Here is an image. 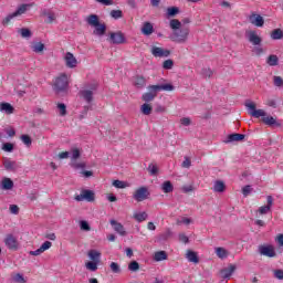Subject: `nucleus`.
I'll return each mask as SVG.
<instances>
[{
	"instance_id": "44",
	"label": "nucleus",
	"mask_w": 283,
	"mask_h": 283,
	"mask_svg": "<svg viewBox=\"0 0 283 283\" xmlns=\"http://www.w3.org/2000/svg\"><path fill=\"white\" fill-rule=\"evenodd\" d=\"M216 253L220 258V260H224V258H227L229 255V253L227 252V250L224 248H217Z\"/></svg>"
},
{
	"instance_id": "23",
	"label": "nucleus",
	"mask_w": 283,
	"mask_h": 283,
	"mask_svg": "<svg viewBox=\"0 0 283 283\" xmlns=\"http://www.w3.org/2000/svg\"><path fill=\"white\" fill-rule=\"evenodd\" d=\"M142 33H144L145 36H151V34H154V24L145 22L142 28Z\"/></svg>"
},
{
	"instance_id": "28",
	"label": "nucleus",
	"mask_w": 283,
	"mask_h": 283,
	"mask_svg": "<svg viewBox=\"0 0 283 283\" xmlns=\"http://www.w3.org/2000/svg\"><path fill=\"white\" fill-rule=\"evenodd\" d=\"M13 187H14V181H12V179L10 178L2 179L1 189H4L6 191H10V189H12Z\"/></svg>"
},
{
	"instance_id": "45",
	"label": "nucleus",
	"mask_w": 283,
	"mask_h": 283,
	"mask_svg": "<svg viewBox=\"0 0 283 283\" xmlns=\"http://www.w3.org/2000/svg\"><path fill=\"white\" fill-rule=\"evenodd\" d=\"M19 33L21 34L22 39H30V36H32V31H30L28 28L20 29Z\"/></svg>"
},
{
	"instance_id": "46",
	"label": "nucleus",
	"mask_w": 283,
	"mask_h": 283,
	"mask_svg": "<svg viewBox=\"0 0 283 283\" xmlns=\"http://www.w3.org/2000/svg\"><path fill=\"white\" fill-rule=\"evenodd\" d=\"M20 139L22 140L23 145H25L27 147L32 146V137H30V135H21Z\"/></svg>"
},
{
	"instance_id": "25",
	"label": "nucleus",
	"mask_w": 283,
	"mask_h": 283,
	"mask_svg": "<svg viewBox=\"0 0 283 283\" xmlns=\"http://www.w3.org/2000/svg\"><path fill=\"white\" fill-rule=\"evenodd\" d=\"M32 52H35V54H43V51L45 50V44L42 42H34L31 45Z\"/></svg>"
},
{
	"instance_id": "22",
	"label": "nucleus",
	"mask_w": 283,
	"mask_h": 283,
	"mask_svg": "<svg viewBox=\"0 0 283 283\" xmlns=\"http://www.w3.org/2000/svg\"><path fill=\"white\" fill-rule=\"evenodd\" d=\"M3 167L7 169V171H17L19 169V165H17V161H12L10 159L3 160Z\"/></svg>"
},
{
	"instance_id": "54",
	"label": "nucleus",
	"mask_w": 283,
	"mask_h": 283,
	"mask_svg": "<svg viewBox=\"0 0 283 283\" xmlns=\"http://www.w3.org/2000/svg\"><path fill=\"white\" fill-rule=\"evenodd\" d=\"M164 70H171L174 67V60H166L163 63Z\"/></svg>"
},
{
	"instance_id": "6",
	"label": "nucleus",
	"mask_w": 283,
	"mask_h": 283,
	"mask_svg": "<svg viewBox=\"0 0 283 283\" xmlns=\"http://www.w3.org/2000/svg\"><path fill=\"white\" fill-rule=\"evenodd\" d=\"M245 107L249 109V114L250 116H253V118H264V116H266V112H264V109H256L255 103L253 102H247Z\"/></svg>"
},
{
	"instance_id": "8",
	"label": "nucleus",
	"mask_w": 283,
	"mask_h": 283,
	"mask_svg": "<svg viewBox=\"0 0 283 283\" xmlns=\"http://www.w3.org/2000/svg\"><path fill=\"white\" fill-rule=\"evenodd\" d=\"M71 165L72 167H74V169H83V167H85V164H78L76 163V160H78V158H81V150L78 148H73L71 150Z\"/></svg>"
},
{
	"instance_id": "15",
	"label": "nucleus",
	"mask_w": 283,
	"mask_h": 283,
	"mask_svg": "<svg viewBox=\"0 0 283 283\" xmlns=\"http://www.w3.org/2000/svg\"><path fill=\"white\" fill-rule=\"evenodd\" d=\"M49 249H52V242L45 241L38 250L30 251V255H41L42 253H45Z\"/></svg>"
},
{
	"instance_id": "57",
	"label": "nucleus",
	"mask_w": 283,
	"mask_h": 283,
	"mask_svg": "<svg viewBox=\"0 0 283 283\" xmlns=\"http://www.w3.org/2000/svg\"><path fill=\"white\" fill-rule=\"evenodd\" d=\"M181 167L184 169H189V167H191V159L189 157H185V160L182 161Z\"/></svg>"
},
{
	"instance_id": "53",
	"label": "nucleus",
	"mask_w": 283,
	"mask_h": 283,
	"mask_svg": "<svg viewBox=\"0 0 283 283\" xmlns=\"http://www.w3.org/2000/svg\"><path fill=\"white\" fill-rule=\"evenodd\" d=\"M148 171L150 176H156V174H158V166L154 164L148 165Z\"/></svg>"
},
{
	"instance_id": "52",
	"label": "nucleus",
	"mask_w": 283,
	"mask_h": 283,
	"mask_svg": "<svg viewBox=\"0 0 283 283\" xmlns=\"http://www.w3.org/2000/svg\"><path fill=\"white\" fill-rule=\"evenodd\" d=\"M273 84L275 85V87H282L283 86L282 76H274L273 77Z\"/></svg>"
},
{
	"instance_id": "4",
	"label": "nucleus",
	"mask_w": 283,
	"mask_h": 283,
	"mask_svg": "<svg viewBox=\"0 0 283 283\" xmlns=\"http://www.w3.org/2000/svg\"><path fill=\"white\" fill-rule=\"evenodd\" d=\"M98 88V85L92 84L90 88L80 91V96L86 102L92 103L94 101V92Z\"/></svg>"
},
{
	"instance_id": "60",
	"label": "nucleus",
	"mask_w": 283,
	"mask_h": 283,
	"mask_svg": "<svg viewBox=\"0 0 283 283\" xmlns=\"http://www.w3.org/2000/svg\"><path fill=\"white\" fill-rule=\"evenodd\" d=\"M274 277L276 280H283V270H274Z\"/></svg>"
},
{
	"instance_id": "39",
	"label": "nucleus",
	"mask_w": 283,
	"mask_h": 283,
	"mask_svg": "<svg viewBox=\"0 0 283 283\" xmlns=\"http://www.w3.org/2000/svg\"><path fill=\"white\" fill-rule=\"evenodd\" d=\"M153 107H151V104H143L142 107H140V112L142 114H144V116H149V114H151L153 112Z\"/></svg>"
},
{
	"instance_id": "51",
	"label": "nucleus",
	"mask_w": 283,
	"mask_h": 283,
	"mask_svg": "<svg viewBox=\"0 0 283 283\" xmlns=\"http://www.w3.org/2000/svg\"><path fill=\"white\" fill-rule=\"evenodd\" d=\"M13 282L15 283H25V277L22 276L21 273H17L15 275H13Z\"/></svg>"
},
{
	"instance_id": "37",
	"label": "nucleus",
	"mask_w": 283,
	"mask_h": 283,
	"mask_svg": "<svg viewBox=\"0 0 283 283\" xmlns=\"http://www.w3.org/2000/svg\"><path fill=\"white\" fill-rule=\"evenodd\" d=\"M134 220H136L137 222H145V220H147L148 214L147 212H137L133 214Z\"/></svg>"
},
{
	"instance_id": "19",
	"label": "nucleus",
	"mask_w": 283,
	"mask_h": 283,
	"mask_svg": "<svg viewBox=\"0 0 283 283\" xmlns=\"http://www.w3.org/2000/svg\"><path fill=\"white\" fill-rule=\"evenodd\" d=\"M250 23L256 28H262L264 25V18H262L260 14H252L250 17Z\"/></svg>"
},
{
	"instance_id": "11",
	"label": "nucleus",
	"mask_w": 283,
	"mask_h": 283,
	"mask_svg": "<svg viewBox=\"0 0 283 283\" xmlns=\"http://www.w3.org/2000/svg\"><path fill=\"white\" fill-rule=\"evenodd\" d=\"M151 54L156 59H167L171 54V51L167 49H163L160 46H153L151 48Z\"/></svg>"
},
{
	"instance_id": "31",
	"label": "nucleus",
	"mask_w": 283,
	"mask_h": 283,
	"mask_svg": "<svg viewBox=\"0 0 283 283\" xmlns=\"http://www.w3.org/2000/svg\"><path fill=\"white\" fill-rule=\"evenodd\" d=\"M105 32H107V25L101 23L98 25H95V30L93 31V33L97 36H103Z\"/></svg>"
},
{
	"instance_id": "27",
	"label": "nucleus",
	"mask_w": 283,
	"mask_h": 283,
	"mask_svg": "<svg viewBox=\"0 0 283 283\" xmlns=\"http://www.w3.org/2000/svg\"><path fill=\"white\" fill-rule=\"evenodd\" d=\"M87 256L92 262H101V252H98V250H90Z\"/></svg>"
},
{
	"instance_id": "13",
	"label": "nucleus",
	"mask_w": 283,
	"mask_h": 283,
	"mask_svg": "<svg viewBox=\"0 0 283 283\" xmlns=\"http://www.w3.org/2000/svg\"><path fill=\"white\" fill-rule=\"evenodd\" d=\"M64 61H65L66 67H70L71 70L76 67V65H78V61L76 60L74 54H72V52H66L64 56Z\"/></svg>"
},
{
	"instance_id": "20",
	"label": "nucleus",
	"mask_w": 283,
	"mask_h": 283,
	"mask_svg": "<svg viewBox=\"0 0 283 283\" xmlns=\"http://www.w3.org/2000/svg\"><path fill=\"white\" fill-rule=\"evenodd\" d=\"M111 224L116 233H119L120 235H127V231H125V227L122 226V223L116 220H111Z\"/></svg>"
},
{
	"instance_id": "30",
	"label": "nucleus",
	"mask_w": 283,
	"mask_h": 283,
	"mask_svg": "<svg viewBox=\"0 0 283 283\" xmlns=\"http://www.w3.org/2000/svg\"><path fill=\"white\" fill-rule=\"evenodd\" d=\"M32 8V4H21L14 12L13 15L21 17V14H25L28 12V9Z\"/></svg>"
},
{
	"instance_id": "7",
	"label": "nucleus",
	"mask_w": 283,
	"mask_h": 283,
	"mask_svg": "<svg viewBox=\"0 0 283 283\" xmlns=\"http://www.w3.org/2000/svg\"><path fill=\"white\" fill-rule=\"evenodd\" d=\"M133 198L136 200V202L147 200L149 198V189L145 186L137 188L133 195Z\"/></svg>"
},
{
	"instance_id": "61",
	"label": "nucleus",
	"mask_w": 283,
	"mask_h": 283,
	"mask_svg": "<svg viewBox=\"0 0 283 283\" xmlns=\"http://www.w3.org/2000/svg\"><path fill=\"white\" fill-rule=\"evenodd\" d=\"M253 52L256 56H262V54H264V49L256 46L254 48Z\"/></svg>"
},
{
	"instance_id": "43",
	"label": "nucleus",
	"mask_w": 283,
	"mask_h": 283,
	"mask_svg": "<svg viewBox=\"0 0 283 283\" xmlns=\"http://www.w3.org/2000/svg\"><path fill=\"white\" fill-rule=\"evenodd\" d=\"M113 187H115L116 189H127V187H129V185L125 181H120V180H114L113 181Z\"/></svg>"
},
{
	"instance_id": "40",
	"label": "nucleus",
	"mask_w": 283,
	"mask_h": 283,
	"mask_svg": "<svg viewBox=\"0 0 283 283\" xmlns=\"http://www.w3.org/2000/svg\"><path fill=\"white\" fill-rule=\"evenodd\" d=\"M85 266L87 269V271H98V262L96 261H88L85 263Z\"/></svg>"
},
{
	"instance_id": "63",
	"label": "nucleus",
	"mask_w": 283,
	"mask_h": 283,
	"mask_svg": "<svg viewBox=\"0 0 283 283\" xmlns=\"http://www.w3.org/2000/svg\"><path fill=\"white\" fill-rule=\"evenodd\" d=\"M242 193L247 198V196H249V193H251V186L243 187L242 188Z\"/></svg>"
},
{
	"instance_id": "12",
	"label": "nucleus",
	"mask_w": 283,
	"mask_h": 283,
	"mask_svg": "<svg viewBox=\"0 0 283 283\" xmlns=\"http://www.w3.org/2000/svg\"><path fill=\"white\" fill-rule=\"evenodd\" d=\"M259 253L265 258H275V249L273 245H260Z\"/></svg>"
},
{
	"instance_id": "32",
	"label": "nucleus",
	"mask_w": 283,
	"mask_h": 283,
	"mask_svg": "<svg viewBox=\"0 0 283 283\" xmlns=\"http://www.w3.org/2000/svg\"><path fill=\"white\" fill-rule=\"evenodd\" d=\"M109 269L115 275H120L123 273V269H120V265L117 262H111Z\"/></svg>"
},
{
	"instance_id": "34",
	"label": "nucleus",
	"mask_w": 283,
	"mask_h": 283,
	"mask_svg": "<svg viewBox=\"0 0 283 283\" xmlns=\"http://www.w3.org/2000/svg\"><path fill=\"white\" fill-rule=\"evenodd\" d=\"M271 39H273V41H280L283 39V31L282 29H274L271 32Z\"/></svg>"
},
{
	"instance_id": "36",
	"label": "nucleus",
	"mask_w": 283,
	"mask_h": 283,
	"mask_svg": "<svg viewBox=\"0 0 283 283\" xmlns=\"http://www.w3.org/2000/svg\"><path fill=\"white\" fill-rule=\"evenodd\" d=\"M163 260H167V252L165 251H157L154 255L155 262H163Z\"/></svg>"
},
{
	"instance_id": "38",
	"label": "nucleus",
	"mask_w": 283,
	"mask_h": 283,
	"mask_svg": "<svg viewBox=\"0 0 283 283\" xmlns=\"http://www.w3.org/2000/svg\"><path fill=\"white\" fill-rule=\"evenodd\" d=\"M161 190L164 191V193H171V191H174V185L171 184V181H165L161 185Z\"/></svg>"
},
{
	"instance_id": "48",
	"label": "nucleus",
	"mask_w": 283,
	"mask_h": 283,
	"mask_svg": "<svg viewBox=\"0 0 283 283\" xmlns=\"http://www.w3.org/2000/svg\"><path fill=\"white\" fill-rule=\"evenodd\" d=\"M57 109H60V116H67V106L65 104L59 103Z\"/></svg>"
},
{
	"instance_id": "58",
	"label": "nucleus",
	"mask_w": 283,
	"mask_h": 283,
	"mask_svg": "<svg viewBox=\"0 0 283 283\" xmlns=\"http://www.w3.org/2000/svg\"><path fill=\"white\" fill-rule=\"evenodd\" d=\"M180 124L184 125V127H189V125H191V118L189 117H182L180 119Z\"/></svg>"
},
{
	"instance_id": "24",
	"label": "nucleus",
	"mask_w": 283,
	"mask_h": 283,
	"mask_svg": "<svg viewBox=\"0 0 283 283\" xmlns=\"http://www.w3.org/2000/svg\"><path fill=\"white\" fill-rule=\"evenodd\" d=\"M186 258L188 260V262H192L193 264H198V262H200V259L198 258V253L188 250L186 253Z\"/></svg>"
},
{
	"instance_id": "47",
	"label": "nucleus",
	"mask_w": 283,
	"mask_h": 283,
	"mask_svg": "<svg viewBox=\"0 0 283 283\" xmlns=\"http://www.w3.org/2000/svg\"><path fill=\"white\" fill-rule=\"evenodd\" d=\"M180 12V9L178 7H170L167 9L168 17H176Z\"/></svg>"
},
{
	"instance_id": "35",
	"label": "nucleus",
	"mask_w": 283,
	"mask_h": 283,
	"mask_svg": "<svg viewBox=\"0 0 283 283\" xmlns=\"http://www.w3.org/2000/svg\"><path fill=\"white\" fill-rule=\"evenodd\" d=\"M135 87L143 88L147 85V80L144 76H137L134 82Z\"/></svg>"
},
{
	"instance_id": "10",
	"label": "nucleus",
	"mask_w": 283,
	"mask_h": 283,
	"mask_svg": "<svg viewBox=\"0 0 283 283\" xmlns=\"http://www.w3.org/2000/svg\"><path fill=\"white\" fill-rule=\"evenodd\" d=\"M109 43H113L114 45H120L125 43V34L123 32H112L108 38Z\"/></svg>"
},
{
	"instance_id": "21",
	"label": "nucleus",
	"mask_w": 283,
	"mask_h": 283,
	"mask_svg": "<svg viewBox=\"0 0 283 283\" xmlns=\"http://www.w3.org/2000/svg\"><path fill=\"white\" fill-rule=\"evenodd\" d=\"M262 123H264V125H269V127H273V125H276V127H280L282 124L277 123V118L273 117V116H264L261 118Z\"/></svg>"
},
{
	"instance_id": "26",
	"label": "nucleus",
	"mask_w": 283,
	"mask_h": 283,
	"mask_svg": "<svg viewBox=\"0 0 283 283\" xmlns=\"http://www.w3.org/2000/svg\"><path fill=\"white\" fill-rule=\"evenodd\" d=\"M266 64L270 65V67H275L280 64V57L275 54H271L266 57Z\"/></svg>"
},
{
	"instance_id": "16",
	"label": "nucleus",
	"mask_w": 283,
	"mask_h": 283,
	"mask_svg": "<svg viewBox=\"0 0 283 283\" xmlns=\"http://www.w3.org/2000/svg\"><path fill=\"white\" fill-rule=\"evenodd\" d=\"M233 273H235V265L233 264H230L228 268H224L220 271V275L221 277H223V280H229V277H231Z\"/></svg>"
},
{
	"instance_id": "42",
	"label": "nucleus",
	"mask_w": 283,
	"mask_h": 283,
	"mask_svg": "<svg viewBox=\"0 0 283 283\" xmlns=\"http://www.w3.org/2000/svg\"><path fill=\"white\" fill-rule=\"evenodd\" d=\"M226 188H227V186H224V184L222 181L214 182L213 190L217 193H222V191H224Z\"/></svg>"
},
{
	"instance_id": "3",
	"label": "nucleus",
	"mask_w": 283,
	"mask_h": 283,
	"mask_svg": "<svg viewBox=\"0 0 283 283\" xmlns=\"http://www.w3.org/2000/svg\"><path fill=\"white\" fill-rule=\"evenodd\" d=\"M67 85H70V83L67 82V75L65 73H62L55 78L54 90L56 92H65V90H67Z\"/></svg>"
},
{
	"instance_id": "41",
	"label": "nucleus",
	"mask_w": 283,
	"mask_h": 283,
	"mask_svg": "<svg viewBox=\"0 0 283 283\" xmlns=\"http://www.w3.org/2000/svg\"><path fill=\"white\" fill-rule=\"evenodd\" d=\"M128 271H132V273L140 271V264L138 263V261H132L128 264Z\"/></svg>"
},
{
	"instance_id": "1",
	"label": "nucleus",
	"mask_w": 283,
	"mask_h": 283,
	"mask_svg": "<svg viewBox=\"0 0 283 283\" xmlns=\"http://www.w3.org/2000/svg\"><path fill=\"white\" fill-rule=\"evenodd\" d=\"M170 28L174 30L171 41H175V43H185L189 39V28H182L180 20H170Z\"/></svg>"
},
{
	"instance_id": "2",
	"label": "nucleus",
	"mask_w": 283,
	"mask_h": 283,
	"mask_svg": "<svg viewBox=\"0 0 283 283\" xmlns=\"http://www.w3.org/2000/svg\"><path fill=\"white\" fill-rule=\"evenodd\" d=\"M147 90L148 92L142 95V101L151 103V101L158 96V92H174L175 87L171 84H156L149 85Z\"/></svg>"
},
{
	"instance_id": "59",
	"label": "nucleus",
	"mask_w": 283,
	"mask_h": 283,
	"mask_svg": "<svg viewBox=\"0 0 283 283\" xmlns=\"http://www.w3.org/2000/svg\"><path fill=\"white\" fill-rule=\"evenodd\" d=\"M9 209H10V213H13V216H18V213H19V206L11 205Z\"/></svg>"
},
{
	"instance_id": "29",
	"label": "nucleus",
	"mask_w": 283,
	"mask_h": 283,
	"mask_svg": "<svg viewBox=\"0 0 283 283\" xmlns=\"http://www.w3.org/2000/svg\"><path fill=\"white\" fill-rule=\"evenodd\" d=\"M86 23H88V25H92L93 28H96V25H98L101 23V21L98 20V15L90 14L86 18Z\"/></svg>"
},
{
	"instance_id": "18",
	"label": "nucleus",
	"mask_w": 283,
	"mask_h": 283,
	"mask_svg": "<svg viewBox=\"0 0 283 283\" xmlns=\"http://www.w3.org/2000/svg\"><path fill=\"white\" fill-rule=\"evenodd\" d=\"M266 206H262L259 208V213L261 216H264V213H269V211H271V208L273 207V197L272 196H268L266 198Z\"/></svg>"
},
{
	"instance_id": "56",
	"label": "nucleus",
	"mask_w": 283,
	"mask_h": 283,
	"mask_svg": "<svg viewBox=\"0 0 283 283\" xmlns=\"http://www.w3.org/2000/svg\"><path fill=\"white\" fill-rule=\"evenodd\" d=\"M80 229L82 231H91L92 230V228L90 227V223H87V221H81Z\"/></svg>"
},
{
	"instance_id": "14",
	"label": "nucleus",
	"mask_w": 283,
	"mask_h": 283,
	"mask_svg": "<svg viewBox=\"0 0 283 283\" xmlns=\"http://www.w3.org/2000/svg\"><path fill=\"white\" fill-rule=\"evenodd\" d=\"M244 138H245L244 134L234 133V134L228 135L224 143H226V145H229V143H240Z\"/></svg>"
},
{
	"instance_id": "64",
	"label": "nucleus",
	"mask_w": 283,
	"mask_h": 283,
	"mask_svg": "<svg viewBox=\"0 0 283 283\" xmlns=\"http://www.w3.org/2000/svg\"><path fill=\"white\" fill-rule=\"evenodd\" d=\"M276 242H277L279 247H283V234H279L276 237Z\"/></svg>"
},
{
	"instance_id": "50",
	"label": "nucleus",
	"mask_w": 283,
	"mask_h": 283,
	"mask_svg": "<svg viewBox=\"0 0 283 283\" xmlns=\"http://www.w3.org/2000/svg\"><path fill=\"white\" fill-rule=\"evenodd\" d=\"M17 15H14V13H10L9 15H7L3 20H2V25H10V22L12 21V19H14Z\"/></svg>"
},
{
	"instance_id": "5",
	"label": "nucleus",
	"mask_w": 283,
	"mask_h": 283,
	"mask_svg": "<svg viewBox=\"0 0 283 283\" xmlns=\"http://www.w3.org/2000/svg\"><path fill=\"white\" fill-rule=\"evenodd\" d=\"M96 199V195L94 193V191L92 190H82L80 195H76L74 197V200H76V202H83V200H86V202H94V200Z\"/></svg>"
},
{
	"instance_id": "55",
	"label": "nucleus",
	"mask_w": 283,
	"mask_h": 283,
	"mask_svg": "<svg viewBox=\"0 0 283 283\" xmlns=\"http://www.w3.org/2000/svg\"><path fill=\"white\" fill-rule=\"evenodd\" d=\"M2 149H3V151L11 153L14 150V144L6 143V144H3Z\"/></svg>"
},
{
	"instance_id": "33",
	"label": "nucleus",
	"mask_w": 283,
	"mask_h": 283,
	"mask_svg": "<svg viewBox=\"0 0 283 283\" xmlns=\"http://www.w3.org/2000/svg\"><path fill=\"white\" fill-rule=\"evenodd\" d=\"M0 109L1 112H6V114H14V107L10 103H1Z\"/></svg>"
},
{
	"instance_id": "17",
	"label": "nucleus",
	"mask_w": 283,
	"mask_h": 283,
	"mask_svg": "<svg viewBox=\"0 0 283 283\" xmlns=\"http://www.w3.org/2000/svg\"><path fill=\"white\" fill-rule=\"evenodd\" d=\"M248 40L252 45H260V43H262V38H260L255 31H250L248 33Z\"/></svg>"
},
{
	"instance_id": "9",
	"label": "nucleus",
	"mask_w": 283,
	"mask_h": 283,
	"mask_svg": "<svg viewBox=\"0 0 283 283\" xmlns=\"http://www.w3.org/2000/svg\"><path fill=\"white\" fill-rule=\"evenodd\" d=\"M4 244L10 251H17L19 249V241L13 234H7L4 238Z\"/></svg>"
},
{
	"instance_id": "49",
	"label": "nucleus",
	"mask_w": 283,
	"mask_h": 283,
	"mask_svg": "<svg viewBox=\"0 0 283 283\" xmlns=\"http://www.w3.org/2000/svg\"><path fill=\"white\" fill-rule=\"evenodd\" d=\"M112 19H123V11L122 10H112L111 11Z\"/></svg>"
},
{
	"instance_id": "62",
	"label": "nucleus",
	"mask_w": 283,
	"mask_h": 283,
	"mask_svg": "<svg viewBox=\"0 0 283 283\" xmlns=\"http://www.w3.org/2000/svg\"><path fill=\"white\" fill-rule=\"evenodd\" d=\"M265 105H268V107H273L275 109V107H277V103L275 102V99H268Z\"/></svg>"
}]
</instances>
